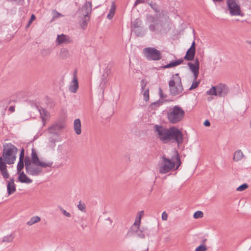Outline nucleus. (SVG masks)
Listing matches in <instances>:
<instances>
[{
  "instance_id": "nucleus-1",
  "label": "nucleus",
  "mask_w": 251,
  "mask_h": 251,
  "mask_svg": "<svg viewBox=\"0 0 251 251\" xmlns=\"http://www.w3.org/2000/svg\"><path fill=\"white\" fill-rule=\"evenodd\" d=\"M18 149L11 143H7L3 145L1 158L3 162L7 164L14 163L16 158V154Z\"/></svg>"
},
{
  "instance_id": "nucleus-2",
  "label": "nucleus",
  "mask_w": 251,
  "mask_h": 251,
  "mask_svg": "<svg viewBox=\"0 0 251 251\" xmlns=\"http://www.w3.org/2000/svg\"><path fill=\"white\" fill-rule=\"evenodd\" d=\"M185 116V111L179 105H175L170 108L167 112V117L169 122L173 124L181 121Z\"/></svg>"
},
{
  "instance_id": "nucleus-3",
  "label": "nucleus",
  "mask_w": 251,
  "mask_h": 251,
  "mask_svg": "<svg viewBox=\"0 0 251 251\" xmlns=\"http://www.w3.org/2000/svg\"><path fill=\"white\" fill-rule=\"evenodd\" d=\"M169 87L170 94L173 96L177 95L183 91L181 78L178 73L172 76L169 82Z\"/></svg>"
},
{
  "instance_id": "nucleus-4",
  "label": "nucleus",
  "mask_w": 251,
  "mask_h": 251,
  "mask_svg": "<svg viewBox=\"0 0 251 251\" xmlns=\"http://www.w3.org/2000/svg\"><path fill=\"white\" fill-rule=\"evenodd\" d=\"M143 53L148 60L158 61L162 57L161 52L154 48H146L143 50Z\"/></svg>"
},
{
  "instance_id": "nucleus-5",
  "label": "nucleus",
  "mask_w": 251,
  "mask_h": 251,
  "mask_svg": "<svg viewBox=\"0 0 251 251\" xmlns=\"http://www.w3.org/2000/svg\"><path fill=\"white\" fill-rule=\"evenodd\" d=\"M162 160L159 168L160 174H164L172 170L175 167V162L163 155Z\"/></svg>"
},
{
  "instance_id": "nucleus-6",
  "label": "nucleus",
  "mask_w": 251,
  "mask_h": 251,
  "mask_svg": "<svg viewBox=\"0 0 251 251\" xmlns=\"http://www.w3.org/2000/svg\"><path fill=\"white\" fill-rule=\"evenodd\" d=\"M155 131L157 133L160 140L164 143L169 142L170 127L166 128L162 126L155 125Z\"/></svg>"
},
{
  "instance_id": "nucleus-7",
  "label": "nucleus",
  "mask_w": 251,
  "mask_h": 251,
  "mask_svg": "<svg viewBox=\"0 0 251 251\" xmlns=\"http://www.w3.org/2000/svg\"><path fill=\"white\" fill-rule=\"evenodd\" d=\"M169 141L173 140L179 145L183 142V134L182 132L176 127H170Z\"/></svg>"
},
{
  "instance_id": "nucleus-8",
  "label": "nucleus",
  "mask_w": 251,
  "mask_h": 251,
  "mask_svg": "<svg viewBox=\"0 0 251 251\" xmlns=\"http://www.w3.org/2000/svg\"><path fill=\"white\" fill-rule=\"evenodd\" d=\"M31 161L33 165L42 168L51 167L53 164L52 161L42 162L41 161L34 148L32 149Z\"/></svg>"
},
{
  "instance_id": "nucleus-9",
  "label": "nucleus",
  "mask_w": 251,
  "mask_h": 251,
  "mask_svg": "<svg viewBox=\"0 0 251 251\" xmlns=\"http://www.w3.org/2000/svg\"><path fill=\"white\" fill-rule=\"evenodd\" d=\"M226 4L229 13L232 16L241 15V10L240 5L235 0H227Z\"/></svg>"
},
{
  "instance_id": "nucleus-10",
  "label": "nucleus",
  "mask_w": 251,
  "mask_h": 251,
  "mask_svg": "<svg viewBox=\"0 0 251 251\" xmlns=\"http://www.w3.org/2000/svg\"><path fill=\"white\" fill-rule=\"evenodd\" d=\"M149 28L151 31L157 33L166 32L170 29L168 23H165L159 25L157 22L151 24L149 26Z\"/></svg>"
},
{
  "instance_id": "nucleus-11",
  "label": "nucleus",
  "mask_w": 251,
  "mask_h": 251,
  "mask_svg": "<svg viewBox=\"0 0 251 251\" xmlns=\"http://www.w3.org/2000/svg\"><path fill=\"white\" fill-rule=\"evenodd\" d=\"M92 12V3L90 2H86L80 9H78L77 13L80 18H90Z\"/></svg>"
},
{
  "instance_id": "nucleus-12",
  "label": "nucleus",
  "mask_w": 251,
  "mask_h": 251,
  "mask_svg": "<svg viewBox=\"0 0 251 251\" xmlns=\"http://www.w3.org/2000/svg\"><path fill=\"white\" fill-rule=\"evenodd\" d=\"M187 65L189 66L190 71L193 73L195 79H197L199 74L200 63L199 59L196 58L194 63L188 62Z\"/></svg>"
},
{
  "instance_id": "nucleus-13",
  "label": "nucleus",
  "mask_w": 251,
  "mask_h": 251,
  "mask_svg": "<svg viewBox=\"0 0 251 251\" xmlns=\"http://www.w3.org/2000/svg\"><path fill=\"white\" fill-rule=\"evenodd\" d=\"M78 89V83L77 77V71L75 70L73 73V79L69 86V91L72 93H75Z\"/></svg>"
},
{
  "instance_id": "nucleus-14",
  "label": "nucleus",
  "mask_w": 251,
  "mask_h": 251,
  "mask_svg": "<svg viewBox=\"0 0 251 251\" xmlns=\"http://www.w3.org/2000/svg\"><path fill=\"white\" fill-rule=\"evenodd\" d=\"M26 173L31 176H37L42 172V169L38 166L31 165L25 170Z\"/></svg>"
},
{
  "instance_id": "nucleus-15",
  "label": "nucleus",
  "mask_w": 251,
  "mask_h": 251,
  "mask_svg": "<svg viewBox=\"0 0 251 251\" xmlns=\"http://www.w3.org/2000/svg\"><path fill=\"white\" fill-rule=\"evenodd\" d=\"M56 42L58 45L62 44H68L71 43L73 40L70 36L62 34L57 36Z\"/></svg>"
},
{
  "instance_id": "nucleus-16",
  "label": "nucleus",
  "mask_w": 251,
  "mask_h": 251,
  "mask_svg": "<svg viewBox=\"0 0 251 251\" xmlns=\"http://www.w3.org/2000/svg\"><path fill=\"white\" fill-rule=\"evenodd\" d=\"M217 96L221 97L226 96L229 92L228 87L225 84H220L217 86Z\"/></svg>"
},
{
  "instance_id": "nucleus-17",
  "label": "nucleus",
  "mask_w": 251,
  "mask_h": 251,
  "mask_svg": "<svg viewBox=\"0 0 251 251\" xmlns=\"http://www.w3.org/2000/svg\"><path fill=\"white\" fill-rule=\"evenodd\" d=\"M6 164L5 162H3L1 158H0V172L4 178H8L9 177Z\"/></svg>"
},
{
  "instance_id": "nucleus-18",
  "label": "nucleus",
  "mask_w": 251,
  "mask_h": 251,
  "mask_svg": "<svg viewBox=\"0 0 251 251\" xmlns=\"http://www.w3.org/2000/svg\"><path fill=\"white\" fill-rule=\"evenodd\" d=\"M7 190L9 195L13 194L16 191V186L13 178H11L9 181H7Z\"/></svg>"
},
{
  "instance_id": "nucleus-19",
  "label": "nucleus",
  "mask_w": 251,
  "mask_h": 251,
  "mask_svg": "<svg viewBox=\"0 0 251 251\" xmlns=\"http://www.w3.org/2000/svg\"><path fill=\"white\" fill-rule=\"evenodd\" d=\"M19 174V175L18 178L19 181L26 184H29L32 182V180L28 177L24 172H21Z\"/></svg>"
},
{
  "instance_id": "nucleus-20",
  "label": "nucleus",
  "mask_w": 251,
  "mask_h": 251,
  "mask_svg": "<svg viewBox=\"0 0 251 251\" xmlns=\"http://www.w3.org/2000/svg\"><path fill=\"white\" fill-rule=\"evenodd\" d=\"M147 82L145 80L142 79L141 82V90L144 91L143 95L144 98V100L146 101L149 100V89H147L145 90V87L146 86Z\"/></svg>"
},
{
  "instance_id": "nucleus-21",
  "label": "nucleus",
  "mask_w": 251,
  "mask_h": 251,
  "mask_svg": "<svg viewBox=\"0 0 251 251\" xmlns=\"http://www.w3.org/2000/svg\"><path fill=\"white\" fill-rule=\"evenodd\" d=\"M81 121L79 119H76L74 122V128L75 133L80 135L81 133Z\"/></svg>"
},
{
  "instance_id": "nucleus-22",
  "label": "nucleus",
  "mask_w": 251,
  "mask_h": 251,
  "mask_svg": "<svg viewBox=\"0 0 251 251\" xmlns=\"http://www.w3.org/2000/svg\"><path fill=\"white\" fill-rule=\"evenodd\" d=\"M196 50L189 49L186 53L184 59L187 61H192L194 59Z\"/></svg>"
},
{
  "instance_id": "nucleus-23",
  "label": "nucleus",
  "mask_w": 251,
  "mask_h": 251,
  "mask_svg": "<svg viewBox=\"0 0 251 251\" xmlns=\"http://www.w3.org/2000/svg\"><path fill=\"white\" fill-rule=\"evenodd\" d=\"M60 57L62 59H66L70 56L69 50L67 48H62L61 49L60 53Z\"/></svg>"
},
{
  "instance_id": "nucleus-24",
  "label": "nucleus",
  "mask_w": 251,
  "mask_h": 251,
  "mask_svg": "<svg viewBox=\"0 0 251 251\" xmlns=\"http://www.w3.org/2000/svg\"><path fill=\"white\" fill-rule=\"evenodd\" d=\"M244 156V154L241 150H239L236 151L234 154L233 160L235 161L240 160Z\"/></svg>"
},
{
  "instance_id": "nucleus-25",
  "label": "nucleus",
  "mask_w": 251,
  "mask_h": 251,
  "mask_svg": "<svg viewBox=\"0 0 251 251\" xmlns=\"http://www.w3.org/2000/svg\"><path fill=\"white\" fill-rule=\"evenodd\" d=\"M132 31L138 37H142L145 32L142 26L134 29H132Z\"/></svg>"
},
{
  "instance_id": "nucleus-26",
  "label": "nucleus",
  "mask_w": 251,
  "mask_h": 251,
  "mask_svg": "<svg viewBox=\"0 0 251 251\" xmlns=\"http://www.w3.org/2000/svg\"><path fill=\"white\" fill-rule=\"evenodd\" d=\"M41 221V218L38 216H33L31 217L29 221H28L26 224L28 226H32L37 223Z\"/></svg>"
},
{
  "instance_id": "nucleus-27",
  "label": "nucleus",
  "mask_w": 251,
  "mask_h": 251,
  "mask_svg": "<svg viewBox=\"0 0 251 251\" xmlns=\"http://www.w3.org/2000/svg\"><path fill=\"white\" fill-rule=\"evenodd\" d=\"M116 10V6L114 2H113L111 4L110 9L109 10V12L107 16V18L110 20L112 19L115 14Z\"/></svg>"
},
{
  "instance_id": "nucleus-28",
  "label": "nucleus",
  "mask_w": 251,
  "mask_h": 251,
  "mask_svg": "<svg viewBox=\"0 0 251 251\" xmlns=\"http://www.w3.org/2000/svg\"><path fill=\"white\" fill-rule=\"evenodd\" d=\"M82 21L79 22V25L81 28L85 29L87 26V23L89 21L90 18L88 17H82L81 18Z\"/></svg>"
},
{
  "instance_id": "nucleus-29",
  "label": "nucleus",
  "mask_w": 251,
  "mask_h": 251,
  "mask_svg": "<svg viewBox=\"0 0 251 251\" xmlns=\"http://www.w3.org/2000/svg\"><path fill=\"white\" fill-rule=\"evenodd\" d=\"M134 225L137 226V229H135V231L137 232V236L141 239L144 238L146 235L139 230V224H137V221L134 222Z\"/></svg>"
},
{
  "instance_id": "nucleus-30",
  "label": "nucleus",
  "mask_w": 251,
  "mask_h": 251,
  "mask_svg": "<svg viewBox=\"0 0 251 251\" xmlns=\"http://www.w3.org/2000/svg\"><path fill=\"white\" fill-rule=\"evenodd\" d=\"M61 126L59 125H53V126H51L49 128V130L50 133L55 134L57 133V131L60 130L61 129Z\"/></svg>"
},
{
  "instance_id": "nucleus-31",
  "label": "nucleus",
  "mask_w": 251,
  "mask_h": 251,
  "mask_svg": "<svg viewBox=\"0 0 251 251\" xmlns=\"http://www.w3.org/2000/svg\"><path fill=\"white\" fill-rule=\"evenodd\" d=\"M146 2L153 9L155 12H158V5L151 1V0H147Z\"/></svg>"
},
{
  "instance_id": "nucleus-32",
  "label": "nucleus",
  "mask_w": 251,
  "mask_h": 251,
  "mask_svg": "<svg viewBox=\"0 0 251 251\" xmlns=\"http://www.w3.org/2000/svg\"><path fill=\"white\" fill-rule=\"evenodd\" d=\"M39 111L43 121H44L45 120L46 117L48 116L49 112L43 108L39 109Z\"/></svg>"
},
{
  "instance_id": "nucleus-33",
  "label": "nucleus",
  "mask_w": 251,
  "mask_h": 251,
  "mask_svg": "<svg viewBox=\"0 0 251 251\" xmlns=\"http://www.w3.org/2000/svg\"><path fill=\"white\" fill-rule=\"evenodd\" d=\"M108 74H109L108 70L107 69L105 71V72H104V73L102 75V77L101 78V84H100V85H102V86L103 85H105L107 82V77L108 75Z\"/></svg>"
},
{
  "instance_id": "nucleus-34",
  "label": "nucleus",
  "mask_w": 251,
  "mask_h": 251,
  "mask_svg": "<svg viewBox=\"0 0 251 251\" xmlns=\"http://www.w3.org/2000/svg\"><path fill=\"white\" fill-rule=\"evenodd\" d=\"M14 238V235L13 234H11L7 236H4L2 240V242H11Z\"/></svg>"
},
{
  "instance_id": "nucleus-35",
  "label": "nucleus",
  "mask_w": 251,
  "mask_h": 251,
  "mask_svg": "<svg viewBox=\"0 0 251 251\" xmlns=\"http://www.w3.org/2000/svg\"><path fill=\"white\" fill-rule=\"evenodd\" d=\"M24 162H25V170L31 166L32 161L31 159H30L29 156H26L24 160Z\"/></svg>"
},
{
  "instance_id": "nucleus-36",
  "label": "nucleus",
  "mask_w": 251,
  "mask_h": 251,
  "mask_svg": "<svg viewBox=\"0 0 251 251\" xmlns=\"http://www.w3.org/2000/svg\"><path fill=\"white\" fill-rule=\"evenodd\" d=\"M206 94L208 95L217 96V86H212L210 90L206 92Z\"/></svg>"
},
{
  "instance_id": "nucleus-37",
  "label": "nucleus",
  "mask_w": 251,
  "mask_h": 251,
  "mask_svg": "<svg viewBox=\"0 0 251 251\" xmlns=\"http://www.w3.org/2000/svg\"><path fill=\"white\" fill-rule=\"evenodd\" d=\"M24 167V160H19L17 165V169L18 173H21V171Z\"/></svg>"
},
{
  "instance_id": "nucleus-38",
  "label": "nucleus",
  "mask_w": 251,
  "mask_h": 251,
  "mask_svg": "<svg viewBox=\"0 0 251 251\" xmlns=\"http://www.w3.org/2000/svg\"><path fill=\"white\" fill-rule=\"evenodd\" d=\"M183 59H179L170 62L172 68L182 64L183 62Z\"/></svg>"
},
{
  "instance_id": "nucleus-39",
  "label": "nucleus",
  "mask_w": 251,
  "mask_h": 251,
  "mask_svg": "<svg viewBox=\"0 0 251 251\" xmlns=\"http://www.w3.org/2000/svg\"><path fill=\"white\" fill-rule=\"evenodd\" d=\"M200 81L199 80H198V81L196 80V79H195V77H194V81L193 82V83L191 85V86L190 87L189 90H192L197 88L198 87V86L200 84Z\"/></svg>"
},
{
  "instance_id": "nucleus-40",
  "label": "nucleus",
  "mask_w": 251,
  "mask_h": 251,
  "mask_svg": "<svg viewBox=\"0 0 251 251\" xmlns=\"http://www.w3.org/2000/svg\"><path fill=\"white\" fill-rule=\"evenodd\" d=\"M203 216V213L201 211H197L195 212L193 215V217L195 219H198L202 218Z\"/></svg>"
},
{
  "instance_id": "nucleus-41",
  "label": "nucleus",
  "mask_w": 251,
  "mask_h": 251,
  "mask_svg": "<svg viewBox=\"0 0 251 251\" xmlns=\"http://www.w3.org/2000/svg\"><path fill=\"white\" fill-rule=\"evenodd\" d=\"M140 27H141L140 21H138V20L136 19V20H135L133 22V23L132 24V25L131 26L132 30L134 29L137 28H139Z\"/></svg>"
},
{
  "instance_id": "nucleus-42",
  "label": "nucleus",
  "mask_w": 251,
  "mask_h": 251,
  "mask_svg": "<svg viewBox=\"0 0 251 251\" xmlns=\"http://www.w3.org/2000/svg\"><path fill=\"white\" fill-rule=\"evenodd\" d=\"M147 19L149 22L155 23L157 22V20L152 15H148L147 16Z\"/></svg>"
},
{
  "instance_id": "nucleus-43",
  "label": "nucleus",
  "mask_w": 251,
  "mask_h": 251,
  "mask_svg": "<svg viewBox=\"0 0 251 251\" xmlns=\"http://www.w3.org/2000/svg\"><path fill=\"white\" fill-rule=\"evenodd\" d=\"M248 187V185L246 183H244L242 185H241L240 186H239L237 189L236 190L237 191H242L246 189H247Z\"/></svg>"
},
{
  "instance_id": "nucleus-44",
  "label": "nucleus",
  "mask_w": 251,
  "mask_h": 251,
  "mask_svg": "<svg viewBox=\"0 0 251 251\" xmlns=\"http://www.w3.org/2000/svg\"><path fill=\"white\" fill-rule=\"evenodd\" d=\"M207 248L205 245L202 244L195 249V251H206Z\"/></svg>"
},
{
  "instance_id": "nucleus-45",
  "label": "nucleus",
  "mask_w": 251,
  "mask_h": 251,
  "mask_svg": "<svg viewBox=\"0 0 251 251\" xmlns=\"http://www.w3.org/2000/svg\"><path fill=\"white\" fill-rule=\"evenodd\" d=\"M35 19H36L35 16L34 14H32L29 21H28L27 24L25 26L26 28H28L30 26V25H31L32 22L34 20H35Z\"/></svg>"
},
{
  "instance_id": "nucleus-46",
  "label": "nucleus",
  "mask_w": 251,
  "mask_h": 251,
  "mask_svg": "<svg viewBox=\"0 0 251 251\" xmlns=\"http://www.w3.org/2000/svg\"><path fill=\"white\" fill-rule=\"evenodd\" d=\"M176 167L175 170H176L180 166L181 163L180 157H179L178 153L177 154V155L176 156Z\"/></svg>"
},
{
  "instance_id": "nucleus-47",
  "label": "nucleus",
  "mask_w": 251,
  "mask_h": 251,
  "mask_svg": "<svg viewBox=\"0 0 251 251\" xmlns=\"http://www.w3.org/2000/svg\"><path fill=\"white\" fill-rule=\"evenodd\" d=\"M77 207L81 211L85 212V205L84 203H81V201H79V204L77 205Z\"/></svg>"
},
{
  "instance_id": "nucleus-48",
  "label": "nucleus",
  "mask_w": 251,
  "mask_h": 251,
  "mask_svg": "<svg viewBox=\"0 0 251 251\" xmlns=\"http://www.w3.org/2000/svg\"><path fill=\"white\" fill-rule=\"evenodd\" d=\"M60 210L62 212V214L67 217H71V215L70 213L67 212L65 210H64L62 207H59Z\"/></svg>"
},
{
  "instance_id": "nucleus-49",
  "label": "nucleus",
  "mask_w": 251,
  "mask_h": 251,
  "mask_svg": "<svg viewBox=\"0 0 251 251\" xmlns=\"http://www.w3.org/2000/svg\"><path fill=\"white\" fill-rule=\"evenodd\" d=\"M139 230L147 236H149L150 234L149 229L147 227H143L141 229L139 228Z\"/></svg>"
},
{
  "instance_id": "nucleus-50",
  "label": "nucleus",
  "mask_w": 251,
  "mask_h": 251,
  "mask_svg": "<svg viewBox=\"0 0 251 251\" xmlns=\"http://www.w3.org/2000/svg\"><path fill=\"white\" fill-rule=\"evenodd\" d=\"M24 156H25V151L24 149H22L21 151L20 157H19V160H24Z\"/></svg>"
},
{
  "instance_id": "nucleus-51",
  "label": "nucleus",
  "mask_w": 251,
  "mask_h": 251,
  "mask_svg": "<svg viewBox=\"0 0 251 251\" xmlns=\"http://www.w3.org/2000/svg\"><path fill=\"white\" fill-rule=\"evenodd\" d=\"M168 219V214L167 213L164 211L162 214V219L164 221H167Z\"/></svg>"
},
{
  "instance_id": "nucleus-52",
  "label": "nucleus",
  "mask_w": 251,
  "mask_h": 251,
  "mask_svg": "<svg viewBox=\"0 0 251 251\" xmlns=\"http://www.w3.org/2000/svg\"><path fill=\"white\" fill-rule=\"evenodd\" d=\"M160 96L162 99H165L167 97V95L163 93L162 89L160 88L159 89Z\"/></svg>"
},
{
  "instance_id": "nucleus-53",
  "label": "nucleus",
  "mask_w": 251,
  "mask_h": 251,
  "mask_svg": "<svg viewBox=\"0 0 251 251\" xmlns=\"http://www.w3.org/2000/svg\"><path fill=\"white\" fill-rule=\"evenodd\" d=\"M145 2V0H136L134 3V6H136L138 4L141 3H144Z\"/></svg>"
},
{
  "instance_id": "nucleus-54",
  "label": "nucleus",
  "mask_w": 251,
  "mask_h": 251,
  "mask_svg": "<svg viewBox=\"0 0 251 251\" xmlns=\"http://www.w3.org/2000/svg\"><path fill=\"white\" fill-rule=\"evenodd\" d=\"M144 213V211H141L139 212V221L138 222H137V224H139V225H140V223L141 222V217L143 215Z\"/></svg>"
},
{
  "instance_id": "nucleus-55",
  "label": "nucleus",
  "mask_w": 251,
  "mask_h": 251,
  "mask_svg": "<svg viewBox=\"0 0 251 251\" xmlns=\"http://www.w3.org/2000/svg\"><path fill=\"white\" fill-rule=\"evenodd\" d=\"M189 49L196 50V44H195V41H194L193 42V43Z\"/></svg>"
},
{
  "instance_id": "nucleus-56",
  "label": "nucleus",
  "mask_w": 251,
  "mask_h": 251,
  "mask_svg": "<svg viewBox=\"0 0 251 251\" xmlns=\"http://www.w3.org/2000/svg\"><path fill=\"white\" fill-rule=\"evenodd\" d=\"M203 125L206 126H210V123L208 120H206L204 121Z\"/></svg>"
},
{
  "instance_id": "nucleus-57",
  "label": "nucleus",
  "mask_w": 251,
  "mask_h": 251,
  "mask_svg": "<svg viewBox=\"0 0 251 251\" xmlns=\"http://www.w3.org/2000/svg\"><path fill=\"white\" fill-rule=\"evenodd\" d=\"M54 12L56 14V15L55 16L56 17H63V16L61 14H60V13L56 11H55Z\"/></svg>"
},
{
  "instance_id": "nucleus-58",
  "label": "nucleus",
  "mask_w": 251,
  "mask_h": 251,
  "mask_svg": "<svg viewBox=\"0 0 251 251\" xmlns=\"http://www.w3.org/2000/svg\"><path fill=\"white\" fill-rule=\"evenodd\" d=\"M8 1H15L17 3H20L24 0H7Z\"/></svg>"
},
{
  "instance_id": "nucleus-59",
  "label": "nucleus",
  "mask_w": 251,
  "mask_h": 251,
  "mask_svg": "<svg viewBox=\"0 0 251 251\" xmlns=\"http://www.w3.org/2000/svg\"><path fill=\"white\" fill-rule=\"evenodd\" d=\"M163 68H164V69H168V68H172V67H171V64L170 63H169V64H168L167 65H164L163 67Z\"/></svg>"
},
{
  "instance_id": "nucleus-60",
  "label": "nucleus",
  "mask_w": 251,
  "mask_h": 251,
  "mask_svg": "<svg viewBox=\"0 0 251 251\" xmlns=\"http://www.w3.org/2000/svg\"><path fill=\"white\" fill-rule=\"evenodd\" d=\"M9 110L11 112H13L15 111V107H14V106H10L9 108Z\"/></svg>"
},
{
  "instance_id": "nucleus-61",
  "label": "nucleus",
  "mask_w": 251,
  "mask_h": 251,
  "mask_svg": "<svg viewBox=\"0 0 251 251\" xmlns=\"http://www.w3.org/2000/svg\"><path fill=\"white\" fill-rule=\"evenodd\" d=\"M207 241V239L206 238H204L202 240V244L204 245V244L206 243V242Z\"/></svg>"
},
{
  "instance_id": "nucleus-62",
  "label": "nucleus",
  "mask_w": 251,
  "mask_h": 251,
  "mask_svg": "<svg viewBox=\"0 0 251 251\" xmlns=\"http://www.w3.org/2000/svg\"><path fill=\"white\" fill-rule=\"evenodd\" d=\"M213 0L214 1H219V2H220V1H223V0Z\"/></svg>"
},
{
  "instance_id": "nucleus-63",
  "label": "nucleus",
  "mask_w": 251,
  "mask_h": 251,
  "mask_svg": "<svg viewBox=\"0 0 251 251\" xmlns=\"http://www.w3.org/2000/svg\"><path fill=\"white\" fill-rule=\"evenodd\" d=\"M250 126L251 127V122H250Z\"/></svg>"
}]
</instances>
